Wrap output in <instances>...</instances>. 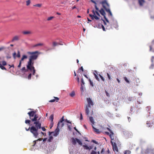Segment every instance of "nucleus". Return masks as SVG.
I'll return each instance as SVG.
<instances>
[{"instance_id":"obj_1","label":"nucleus","mask_w":154,"mask_h":154,"mask_svg":"<svg viewBox=\"0 0 154 154\" xmlns=\"http://www.w3.org/2000/svg\"><path fill=\"white\" fill-rule=\"evenodd\" d=\"M39 120L40 118L38 119L37 121L34 122L33 124L35 125V126H32L30 128V132L35 138H37L38 135V130L41 128V124L39 121Z\"/></svg>"},{"instance_id":"obj_2","label":"nucleus","mask_w":154,"mask_h":154,"mask_svg":"<svg viewBox=\"0 0 154 154\" xmlns=\"http://www.w3.org/2000/svg\"><path fill=\"white\" fill-rule=\"evenodd\" d=\"M38 51H35L33 52H28L27 54L30 55L31 56L30 57L29 61L28 62V64L27 65V68L28 69H30L32 65H33L34 62L33 60H36L38 57V55L36 54L38 53Z\"/></svg>"},{"instance_id":"obj_3","label":"nucleus","mask_w":154,"mask_h":154,"mask_svg":"<svg viewBox=\"0 0 154 154\" xmlns=\"http://www.w3.org/2000/svg\"><path fill=\"white\" fill-rule=\"evenodd\" d=\"M86 100L88 104L85 107V110L86 115L88 116L90 111L91 109V106L94 105V103L90 98H87Z\"/></svg>"},{"instance_id":"obj_4","label":"nucleus","mask_w":154,"mask_h":154,"mask_svg":"<svg viewBox=\"0 0 154 154\" xmlns=\"http://www.w3.org/2000/svg\"><path fill=\"white\" fill-rule=\"evenodd\" d=\"M36 111H32L28 112L27 114L29 115V119L32 122H35L38 121V115L36 114Z\"/></svg>"},{"instance_id":"obj_5","label":"nucleus","mask_w":154,"mask_h":154,"mask_svg":"<svg viewBox=\"0 0 154 154\" xmlns=\"http://www.w3.org/2000/svg\"><path fill=\"white\" fill-rule=\"evenodd\" d=\"M100 3L102 5L103 8L105 9L106 11L108 13L109 16L112 17V14L109 8V5L106 1V0H104L101 2Z\"/></svg>"},{"instance_id":"obj_6","label":"nucleus","mask_w":154,"mask_h":154,"mask_svg":"<svg viewBox=\"0 0 154 154\" xmlns=\"http://www.w3.org/2000/svg\"><path fill=\"white\" fill-rule=\"evenodd\" d=\"M7 65V63L5 61H3L2 62L0 61V68L2 70H6V68L4 66Z\"/></svg>"},{"instance_id":"obj_7","label":"nucleus","mask_w":154,"mask_h":154,"mask_svg":"<svg viewBox=\"0 0 154 154\" xmlns=\"http://www.w3.org/2000/svg\"><path fill=\"white\" fill-rule=\"evenodd\" d=\"M99 12H100V13L103 16L104 18L105 19L107 23H109V22L108 20L106 17V13L103 9V8H101L100 10H99Z\"/></svg>"},{"instance_id":"obj_8","label":"nucleus","mask_w":154,"mask_h":154,"mask_svg":"<svg viewBox=\"0 0 154 154\" xmlns=\"http://www.w3.org/2000/svg\"><path fill=\"white\" fill-rule=\"evenodd\" d=\"M22 34L24 35L29 36L32 34V32L30 30H24L22 32Z\"/></svg>"},{"instance_id":"obj_9","label":"nucleus","mask_w":154,"mask_h":154,"mask_svg":"<svg viewBox=\"0 0 154 154\" xmlns=\"http://www.w3.org/2000/svg\"><path fill=\"white\" fill-rule=\"evenodd\" d=\"M60 129L58 126L57 129L55 130L54 131H53V135L54 136H57L59 133Z\"/></svg>"},{"instance_id":"obj_10","label":"nucleus","mask_w":154,"mask_h":154,"mask_svg":"<svg viewBox=\"0 0 154 154\" xmlns=\"http://www.w3.org/2000/svg\"><path fill=\"white\" fill-rule=\"evenodd\" d=\"M117 143H116V151L118 152V148L120 149L121 148V144L120 142L118 141L117 142Z\"/></svg>"},{"instance_id":"obj_11","label":"nucleus","mask_w":154,"mask_h":154,"mask_svg":"<svg viewBox=\"0 0 154 154\" xmlns=\"http://www.w3.org/2000/svg\"><path fill=\"white\" fill-rule=\"evenodd\" d=\"M89 15L90 17H91V18L92 20H93L94 19H95L96 20H98L99 19V18L97 17L95 15H92L91 14H89Z\"/></svg>"},{"instance_id":"obj_12","label":"nucleus","mask_w":154,"mask_h":154,"mask_svg":"<svg viewBox=\"0 0 154 154\" xmlns=\"http://www.w3.org/2000/svg\"><path fill=\"white\" fill-rule=\"evenodd\" d=\"M92 128L95 132L97 134H99L100 133V131H99V129L95 128L93 125H92Z\"/></svg>"},{"instance_id":"obj_13","label":"nucleus","mask_w":154,"mask_h":154,"mask_svg":"<svg viewBox=\"0 0 154 154\" xmlns=\"http://www.w3.org/2000/svg\"><path fill=\"white\" fill-rule=\"evenodd\" d=\"M111 143L112 146L113 150L115 152L116 151V143L113 142L112 140L111 141Z\"/></svg>"},{"instance_id":"obj_14","label":"nucleus","mask_w":154,"mask_h":154,"mask_svg":"<svg viewBox=\"0 0 154 154\" xmlns=\"http://www.w3.org/2000/svg\"><path fill=\"white\" fill-rule=\"evenodd\" d=\"M33 65H32V66L30 67V69H29L31 71L32 70H33V75H34L35 72V69L34 67L33 66Z\"/></svg>"},{"instance_id":"obj_15","label":"nucleus","mask_w":154,"mask_h":154,"mask_svg":"<svg viewBox=\"0 0 154 154\" xmlns=\"http://www.w3.org/2000/svg\"><path fill=\"white\" fill-rule=\"evenodd\" d=\"M94 75L95 77V78L98 81H99V79L98 77V76L97 75V72L96 71H95L94 72Z\"/></svg>"},{"instance_id":"obj_16","label":"nucleus","mask_w":154,"mask_h":154,"mask_svg":"<svg viewBox=\"0 0 154 154\" xmlns=\"http://www.w3.org/2000/svg\"><path fill=\"white\" fill-rule=\"evenodd\" d=\"M55 99H53L50 100L49 102H55L56 100L57 102L59 99V98L56 97H54Z\"/></svg>"},{"instance_id":"obj_17","label":"nucleus","mask_w":154,"mask_h":154,"mask_svg":"<svg viewBox=\"0 0 154 154\" xmlns=\"http://www.w3.org/2000/svg\"><path fill=\"white\" fill-rule=\"evenodd\" d=\"M95 7L96 10V11H95V14H96L98 16H100V15L98 11H99V10L98 8H97V5H95Z\"/></svg>"},{"instance_id":"obj_18","label":"nucleus","mask_w":154,"mask_h":154,"mask_svg":"<svg viewBox=\"0 0 154 154\" xmlns=\"http://www.w3.org/2000/svg\"><path fill=\"white\" fill-rule=\"evenodd\" d=\"M138 2L139 5L141 6H142L145 2V1L144 0H139Z\"/></svg>"},{"instance_id":"obj_19","label":"nucleus","mask_w":154,"mask_h":154,"mask_svg":"<svg viewBox=\"0 0 154 154\" xmlns=\"http://www.w3.org/2000/svg\"><path fill=\"white\" fill-rule=\"evenodd\" d=\"M76 138L75 139L74 138H71L72 143L74 145H75L76 143Z\"/></svg>"},{"instance_id":"obj_20","label":"nucleus","mask_w":154,"mask_h":154,"mask_svg":"<svg viewBox=\"0 0 154 154\" xmlns=\"http://www.w3.org/2000/svg\"><path fill=\"white\" fill-rule=\"evenodd\" d=\"M64 117L63 116L62 118L60 119V121L58 122L57 125L58 127H59L60 125L61 124V123H62L64 121Z\"/></svg>"},{"instance_id":"obj_21","label":"nucleus","mask_w":154,"mask_h":154,"mask_svg":"<svg viewBox=\"0 0 154 154\" xmlns=\"http://www.w3.org/2000/svg\"><path fill=\"white\" fill-rule=\"evenodd\" d=\"M89 120L91 122L92 124V125L94 124V122L93 118L92 117H89Z\"/></svg>"},{"instance_id":"obj_22","label":"nucleus","mask_w":154,"mask_h":154,"mask_svg":"<svg viewBox=\"0 0 154 154\" xmlns=\"http://www.w3.org/2000/svg\"><path fill=\"white\" fill-rule=\"evenodd\" d=\"M53 46H56L58 45H63L62 44L56 42H54L53 43Z\"/></svg>"},{"instance_id":"obj_23","label":"nucleus","mask_w":154,"mask_h":154,"mask_svg":"<svg viewBox=\"0 0 154 154\" xmlns=\"http://www.w3.org/2000/svg\"><path fill=\"white\" fill-rule=\"evenodd\" d=\"M49 119L51 122L53 123V120L54 119V115L52 114L49 117Z\"/></svg>"},{"instance_id":"obj_24","label":"nucleus","mask_w":154,"mask_h":154,"mask_svg":"<svg viewBox=\"0 0 154 154\" xmlns=\"http://www.w3.org/2000/svg\"><path fill=\"white\" fill-rule=\"evenodd\" d=\"M146 125L148 127H149L152 126V125L149 121H147L146 122Z\"/></svg>"},{"instance_id":"obj_25","label":"nucleus","mask_w":154,"mask_h":154,"mask_svg":"<svg viewBox=\"0 0 154 154\" xmlns=\"http://www.w3.org/2000/svg\"><path fill=\"white\" fill-rule=\"evenodd\" d=\"M111 134H109L110 137L111 139L112 140H114V137L113 136V133L112 132Z\"/></svg>"},{"instance_id":"obj_26","label":"nucleus","mask_w":154,"mask_h":154,"mask_svg":"<svg viewBox=\"0 0 154 154\" xmlns=\"http://www.w3.org/2000/svg\"><path fill=\"white\" fill-rule=\"evenodd\" d=\"M131 153V151L129 150H126L124 151L125 154H130Z\"/></svg>"},{"instance_id":"obj_27","label":"nucleus","mask_w":154,"mask_h":154,"mask_svg":"<svg viewBox=\"0 0 154 154\" xmlns=\"http://www.w3.org/2000/svg\"><path fill=\"white\" fill-rule=\"evenodd\" d=\"M43 45V44L42 43H39L35 45L34 46V47H36V46H42Z\"/></svg>"},{"instance_id":"obj_28","label":"nucleus","mask_w":154,"mask_h":154,"mask_svg":"<svg viewBox=\"0 0 154 154\" xmlns=\"http://www.w3.org/2000/svg\"><path fill=\"white\" fill-rule=\"evenodd\" d=\"M70 96L71 97H73L75 95V93L74 91H72L69 94Z\"/></svg>"},{"instance_id":"obj_29","label":"nucleus","mask_w":154,"mask_h":154,"mask_svg":"<svg viewBox=\"0 0 154 154\" xmlns=\"http://www.w3.org/2000/svg\"><path fill=\"white\" fill-rule=\"evenodd\" d=\"M42 6V4H38L33 5V6L34 7H37L39 8L41 7Z\"/></svg>"},{"instance_id":"obj_30","label":"nucleus","mask_w":154,"mask_h":154,"mask_svg":"<svg viewBox=\"0 0 154 154\" xmlns=\"http://www.w3.org/2000/svg\"><path fill=\"white\" fill-rule=\"evenodd\" d=\"M89 81L90 82V85L92 87H94V84L93 82L91 81V80L90 79H88Z\"/></svg>"},{"instance_id":"obj_31","label":"nucleus","mask_w":154,"mask_h":154,"mask_svg":"<svg viewBox=\"0 0 154 154\" xmlns=\"http://www.w3.org/2000/svg\"><path fill=\"white\" fill-rule=\"evenodd\" d=\"M76 140L77 143L80 145H82V143L81 141L77 138H76Z\"/></svg>"},{"instance_id":"obj_32","label":"nucleus","mask_w":154,"mask_h":154,"mask_svg":"<svg viewBox=\"0 0 154 154\" xmlns=\"http://www.w3.org/2000/svg\"><path fill=\"white\" fill-rule=\"evenodd\" d=\"M27 58V56L25 55H23L22 58H21V60L20 61H23L25 59H26Z\"/></svg>"},{"instance_id":"obj_33","label":"nucleus","mask_w":154,"mask_h":154,"mask_svg":"<svg viewBox=\"0 0 154 154\" xmlns=\"http://www.w3.org/2000/svg\"><path fill=\"white\" fill-rule=\"evenodd\" d=\"M79 72H81V71L83 72L84 71V69L82 66H81L78 70Z\"/></svg>"},{"instance_id":"obj_34","label":"nucleus","mask_w":154,"mask_h":154,"mask_svg":"<svg viewBox=\"0 0 154 154\" xmlns=\"http://www.w3.org/2000/svg\"><path fill=\"white\" fill-rule=\"evenodd\" d=\"M30 122V121L29 120H26L25 121V123L26 124H28L29 125Z\"/></svg>"},{"instance_id":"obj_35","label":"nucleus","mask_w":154,"mask_h":154,"mask_svg":"<svg viewBox=\"0 0 154 154\" xmlns=\"http://www.w3.org/2000/svg\"><path fill=\"white\" fill-rule=\"evenodd\" d=\"M30 3V0H28L26 1V5L28 6Z\"/></svg>"},{"instance_id":"obj_36","label":"nucleus","mask_w":154,"mask_h":154,"mask_svg":"<svg viewBox=\"0 0 154 154\" xmlns=\"http://www.w3.org/2000/svg\"><path fill=\"white\" fill-rule=\"evenodd\" d=\"M99 75L100 77V78L101 79V80H102L103 81V82L105 81V79H104V78H103V77L100 74H99Z\"/></svg>"},{"instance_id":"obj_37","label":"nucleus","mask_w":154,"mask_h":154,"mask_svg":"<svg viewBox=\"0 0 154 154\" xmlns=\"http://www.w3.org/2000/svg\"><path fill=\"white\" fill-rule=\"evenodd\" d=\"M54 18V17H48L47 20L48 21H49V20H51L52 19H53V18Z\"/></svg>"},{"instance_id":"obj_38","label":"nucleus","mask_w":154,"mask_h":154,"mask_svg":"<svg viewBox=\"0 0 154 154\" xmlns=\"http://www.w3.org/2000/svg\"><path fill=\"white\" fill-rule=\"evenodd\" d=\"M100 25L101 26V28H102V29L103 31H105V29L104 27V26L102 24H100Z\"/></svg>"},{"instance_id":"obj_39","label":"nucleus","mask_w":154,"mask_h":154,"mask_svg":"<svg viewBox=\"0 0 154 154\" xmlns=\"http://www.w3.org/2000/svg\"><path fill=\"white\" fill-rule=\"evenodd\" d=\"M20 38V35H16L14 36L13 38Z\"/></svg>"},{"instance_id":"obj_40","label":"nucleus","mask_w":154,"mask_h":154,"mask_svg":"<svg viewBox=\"0 0 154 154\" xmlns=\"http://www.w3.org/2000/svg\"><path fill=\"white\" fill-rule=\"evenodd\" d=\"M17 57H20V52L19 51H17Z\"/></svg>"},{"instance_id":"obj_41","label":"nucleus","mask_w":154,"mask_h":154,"mask_svg":"<svg viewBox=\"0 0 154 154\" xmlns=\"http://www.w3.org/2000/svg\"><path fill=\"white\" fill-rule=\"evenodd\" d=\"M85 84V83L83 80V78H82L81 79V85L82 84V85H84Z\"/></svg>"},{"instance_id":"obj_42","label":"nucleus","mask_w":154,"mask_h":154,"mask_svg":"<svg viewBox=\"0 0 154 154\" xmlns=\"http://www.w3.org/2000/svg\"><path fill=\"white\" fill-rule=\"evenodd\" d=\"M21 70L22 71H25V72H26L27 71V70L26 69L25 67H23L21 69Z\"/></svg>"},{"instance_id":"obj_43","label":"nucleus","mask_w":154,"mask_h":154,"mask_svg":"<svg viewBox=\"0 0 154 154\" xmlns=\"http://www.w3.org/2000/svg\"><path fill=\"white\" fill-rule=\"evenodd\" d=\"M124 79L125 81L127 82L128 83H129V81L127 79V78L126 77H124Z\"/></svg>"},{"instance_id":"obj_44","label":"nucleus","mask_w":154,"mask_h":154,"mask_svg":"<svg viewBox=\"0 0 154 154\" xmlns=\"http://www.w3.org/2000/svg\"><path fill=\"white\" fill-rule=\"evenodd\" d=\"M67 126H68V128L69 130L70 131H71V129H72L71 128V125H68Z\"/></svg>"},{"instance_id":"obj_45","label":"nucleus","mask_w":154,"mask_h":154,"mask_svg":"<svg viewBox=\"0 0 154 154\" xmlns=\"http://www.w3.org/2000/svg\"><path fill=\"white\" fill-rule=\"evenodd\" d=\"M53 139V137L52 136H50L49 137V138L48 139V141L49 142H51V140H52Z\"/></svg>"},{"instance_id":"obj_46","label":"nucleus","mask_w":154,"mask_h":154,"mask_svg":"<svg viewBox=\"0 0 154 154\" xmlns=\"http://www.w3.org/2000/svg\"><path fill=\"white\" fill-rule=\"evenodd\" d=\"M83 147L85 148V149H88V146L87 145H83Z\"/></svg>"},{"instance_id":"obj_47","label":"nucleus","mask_w":154,"mask_h":154,"mask_svg":"<svg viewBox=\"0 0 154 154\" xmlns=\"http://www.w3.org/2000/svg\"><path fill=\"white\" fill-rule=\"evenodd\" d=\"M97 152L94 151L92 150L91 152V154H97Z\"/></svg>"},{"instance_id":"obj_48","label":"nucleus","mask_w":154,"mask_h":154,"mask_svg":"<svg viewBox=\"0 0 154 154\" xmlns=\"http://www.w3.org/2000/svg\"><path fill=\"white\" fill-rule=\"evenodd\" d=\"M91 142H93L94 143L96 144H98V143L94 140H91Z\"/></svg>"},{"instance_id":"obj_49","label":"nucleus","mask_w":154,"mask_h":154,"mask_svg":"<svg viewBox=\"0 0 154 154\" xmlns=\"http://www.w3.org/2000/svg\"><path fill=\"white\" fill-rule=\"evenodd\" d=\"M31 75H31V73H30V74H29V75H28V79H31Z\"/></svg>"},{"instance_id":"obj_50","label":"nucleus","mask_w":154,"mask_h":154,"mask_svg":"<svg viewBox=\"0 0 154 154\" xmlns=\"http://www.w3.org/2000/svg\"><path fill=\"white\" fill-rule=\"evenodd\" d=\"M80 89L82 92L83 91V85H82V84L81 85V87L80 88Z\"/></svg>"},{"instance_id":"obj_51","label":"nucleus","mask_w":154,"mask_h":154,"mask_svg":"<svg viewBox=\"0 0 154 154\" xmlns=\"http://www.w3.org/2000/svg\"><path fill=\"white\" fill-rule=\"evenodd\" d=\"M16 53L15 52H14L13 54V57L14 58H15L16 57Z\"/></svg>"},{"instance_id":"obj_52","label":"nucleus","mask_w":154,"mask_h":154,"mask_svg":"<svg viewBox=\"0 0 154 154\" xmlns=\"http://www.w3.org/2000/svg\"><path fill=\"white\" fill-rule=\"evenodd\" d=\"M107 76L108 77V79L109 80H111V78L109 75L108 73H107Z\"/></svg>"},{"instance_id":"obj_53","label":"nucleus","mask_w":154,"mask_h":154,"mask_svg":"<svg viewBox=\"0 0 154 154\" xmlns=\"http://www.w3.org/2000/svg\"><path fill=\"white\" fill-rule=\"evenodd\" d=\"M91 2H92L93 3H94L95 4V5H96L97 3H96V2L95 1H94L93 0H91Z\"/></svg>"},{"instance_id":"obj_54","label":"nucleus","mask_w":154,"mask_h":154,"mask_svg":"<svg viewBox=\"0 0 154 154\" xmlns=\"http://www.w3.org/2000/svg\"><path fill=\"white\" fill-rule=\"evenodd\" d=\"M82 119H83L82 115V114L81 113H80V120H82Z\"/></svg>"},{"instance_id":"obj_55","label":"nucleus","mask_w":154,"mask_h":154,"mask_svg":"<svg viewBox=\"0 0 154 154\" xmlns=\"http://www.w3.org/2000/svg\"><path fill=\"white\" fill-rule=\"evenodd\" d=\"M21 66V61L20 60L19 65L18 66V67L20 68Z\"/></svg>"},{"instance_id":"obj_56","label":"nucleus","mask_w":154,"mask_h":154,"mask_svg":"<svg viewBox=\"0 0 154 154\" xmlns=\"http://www.w3.org/2000/svg\"><path fill=\"white\" fill-rule=\"evenodd\" d=\"M41 128H42V130L44 131H45L46 130V129H45V128L44 127H41Z\"/></svg>"},{"instance_id":"obj_57","label":"nucleus","mask_w":154,"mask_h":154,"mask_svg":"<svg viewBox=\"0 0 154 154\" xmlns=\"http://www.w3.org/2000/svg\"><path fill=\"white\" fill-rule=\"evenodd\" d=\"M103 21V23H104V25H106V22H105V21L103 20V19H101Z\"/></svg>"},{"instance_id":"obj_58","label":"nucleus","mask_w":154,"mask_h":154,"mask_svg":"<svg viewBox=\"0 0 154 154\" xmlns=\"http://www.w3.org/2000/svg\"><path fill=\"white\" fill-rule=\"evenodd\" d=\"M77 80L78 83L79 82V79L78 77H77Z\"/></svg>"},{"instance_id":"obj_59","label":"nucleus","mask_w":154,"mask_h":154,"mask_svg":"<svg viewBox=\"0 0 154 154\" xmlns=\"http://www.w3.org/2000/svg\"><path fill=\"white\" fill-rule=\"evenodd\" d=\"M9 66H10L9 68H10L11 67H13V68L14 67V65L13 64L11 66L10 65H9Z\"/></svg>"},{"instance_id":"obj_60","label":"nucleus","mask_w":154,"mask_h":154,"mask_svg":"<svg viewBox=\"0 0 154 154\" xmlns=\"http://www.w3.org/2000/svg\"><path fill=\"white\" fill-rule=\"evenodd\" d=\"M104 133L105 134L108 135H109V133L107 132H105Z\"/></svg>"},{"instance_id":"obj_61","label":"nucleus","mask_w":154,"mask_h":154,"mask_svg":"<svg viewBox=\"0 0 154 154\" xmlns=\"http://www.w3.org/2000/svg\"><path fill=\"white\" fill-rule=\"evenodd\" d=\"M66 121L67 122V123H70V124H71V122L69 121H68V120H67L66 119Z\"/></svg>"},{"instance_id":"obj_62","label":"nucleus","mask_w":154,"mask_h":154,"mask_svg":"<svg viewBox=\"0 0 154 154\" xmlns=\"http://www.w3.org/2000/svg\"><path fill=\"white\" fill-rule=\"evenodd\" d=\"M74 129L77 132H78L79 133V131L78 130L76 129V128L75 127L74 128Z\"/></svg>"},{"instance_id":"obj_63","label":"nucleus","mask_w":154,"mask_h":154,"mask_svg":"<svg viewBox=\"0 0 154 154\" xmlns=\"http://www.w3.org/2000/svg\"><path fill=\"white\" fill-rule=\"evenodd\" d=\"M105 92L107 96L109 97V94L106 91Z\"/></svg>"},{"instance_id":"obj_64","label":"nucleus","mask_w":154,"mask_h":154,"mask_svg":"<svg viewBox=\"0 0 154 154\" xmlns=\"http://www.w3.org/2000/svg\"><path fill=\"white\" fill-rule=\"evenodd\" d=\"M92 13L93 14V15H95L96 14H95V13H96L95 11L94 10H93L92 11Z\"/></svg>"}]
</instances>
